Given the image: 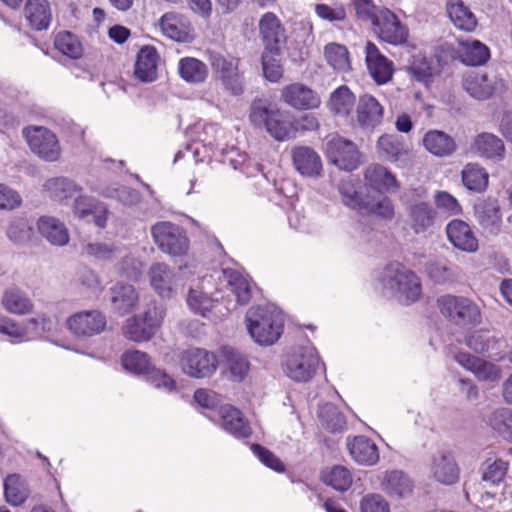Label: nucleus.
I'll list each match as a JSON object with an SVG mask.
<instances>
[{
	"instance_id": "obj_1",
	"label": "nucleus",
	"mask_w": 512,
	"mask_h": 512,
	"mask_svg": "<svg viewBox=\"0 0 512 512\" xmlns=\"http://www.w3.org/2000/svg\"><path fill=\"white\" fill-rule=\"evenodd\" d=\"M379 282L397 300L406 305L418 301L422 295V283L418 275L399 262L384 267Z\"/></svg>"
},
{
	"instance_id": "obj_2",
	"label": "nucleus",
	"mask_w": 512,
	"mask_h": 512,
	"mask_svg": "<svg viewBox=\"0 0 512 512\" xmlns=\"http://www.w3.org/2000/svg\"><path fill=\"white\" fill-rule=\"evenodd\" d=\"M249 334L262 346L274 344L283 333L284 316L275 307H252L246 315Z\"/></svg>"
},
{
	"instance_id": "obj_3",
	"label": "nucleus",
	"mask_w": 512,
	"mask_h": 512,
	"mask_svg": "<svg viewBox=\"0 0 512 512\" xmlns=\"http://www.w3.org/2000/svg\"><path fill=\"white\" fill-rule=\"evenodd\" d=\"M249 117L254 126L265 127L267 132L278 141L288 140L295 135L296 128L289 117L266 100H254Z\"/></svg>"
},
{
	"instance_id": "obj_4",
	"label": "nucleus",
	"mask_w": 512,
	"mask_h": 512,
	"mask_svg": "<svg viewBox=\"0 0 512 512\" xmlns=\"http://www.w3.org/2000/svg\"><path fill=\"white\" fill-rule=\"evenodd\" d=\"M437 307L445 319L458 327L476 326L481 322L479 306L468 297L442 295L437 299Z\"/></svg>"
},
{
	"instance_id": "obj_5",
	"label": "nucleus",
	"mask_w": 512,
	"mask_h": 512,
	"mask_svg": "<svg viewBox=\"0 0 512 512\" xmlns=\"http://www.w3.org/2000/svg\"><path fill=\"white\" fill-rule=\"evenodd\" d=\"M164 318V310L155 302L149 304L143 314L126 319L122 327L125 338L134 342L149 341L157 332Z\"/></svg>"
},
{
	"instance_id": "obj_6",
	"label": "nucleus",
	"mask_w": 512,
	"mask_h": 512,
	"mask_svg": "<svg viewBox=\"0 0 512 512\" xmlns=\"http://www.w3.org/2000/svg\"><path fill=\"white\" fill-rule=\"evenodd\" d=\"M123 367L134 373L147 376V380L156 388L172 391L175 380L162 370L155 369L148 354L139 350L126 351L121 358Z\"/></svg>"
},
{
	"instance_id": "obj_7",
	"label": "nucleus",
	"mask_w": 512,
	"mask_h": 512,
	"mask_svg": "<svg viewBox=\"0 0 512 512\" xmlns=\"http://www.w3.org/2000/svg\"><path fill=\"white\" fill-rule=\"evenodd\" d=\"M151 234L158 248L172 256L184 255L189 247L185 231L177 224L163 221L151 228Z\"/></svg>"
},
{
	"instance_id": "obj_8",
	"label": "nucleus",
	"mask_w": 512,
	"mask_h": 512,
	"mask_svg": "<svg viewBox=\"0 0 512 512\" xmlns=\"http://www.w3.org/2000/svg\"><path fill=\"white\" fill-rule=\"evenodd\" d=\"M30 150L39 158L55 162L61 156V147L56 135L48 128L30 126L23 129Z\"/></svg>"
},
{
	"instance_id": "obj_9",
	"label": "nucleus",
	"mask_w": 512,
	"mask_h": 512,
	"mask_svg": "<svg viewBox=\"0 0 512 512\" xmlns=\"http://www.w3.org/2000/svg\"><path fill=\"white\" fill-rule=\"evenodd\" d=\"M372 24L376 34L382 41L394 46L407 43L409 28L390 9L380 8Z\"/></svg>"
},
{
	"instance_id": "obj_10",
	"label": "nucleus",
	"mask_w": 512,
	"mask_h": 512,
	"mask_svg": "<svg viewBox=\"0 0 512 512\" xmlns=\"http://www.w3.org/2000/svg\"><path fill=\"white\" fill-rule=\"evenodd\" d=\"M209 62L226 90L236 96L243 93V76L239 72L238 58L226 57L218 52H210Z\"/></svg>"
},
{
	"instance_id": "obj_11",
	"label": "nucleus",
	"mask_w": 512,
	"mask_h": 512,
	"mask_svg": "<svg viewBox=\"0 0 512 512\" xmlns=\"http://www.w3.org/2000/svg\"><path fill=\"white\" fill-rule=\"evenodd\" d=\"M180 366L185 374L193 378L210 377L217 369L214 353L202 348H188L181 353Z\"/></svg>"
},
{
	"instance_id": "obj_12",
	"label": "nucleus",
	"mask_w": 512,
	"mask_h": 512,
	"mask_svg": "<svg viewBox=\"0 0 512 512\" xmlns=\"http://www.w3.org/2000/svg\"><path fill=\"white\" fill-rule=\"evenodd\" d=\"M319 365L317 351L314 348L301 347L287 357L285 371L291 379L306 382L313 377Z\"/></svg>"
},
{
	"instance_id": "obj_13",
	"label": "nucleus",
	"mask_w": 512,
	"mask_h": 512,
	"mask_svg": "<svg viewBox=\"0 0 512 512\" xmlns=\"http://www.w3.org/2000/svg\"><path fill=\"white\" fill-rule=\"evenodd\" d=\"M258 30L263 50L281 53L287 42V33L280 18L273 12H265L259 19Z\"/></svg>"
},
{
	"instance_id": "obj_14",
	"label": "nucleus",
	"mask_w": 512,
	"mask_h": 512,
	"mask_svg": "<svg viewBox=\"0 0 512 512\" xmlns=\"http://www.w3.org/2000/svg\"><path fill=\"white\" fill-rule=\"evenodd\" d=\"M106 324V317L99 310L81 311L71 315L66 321L67 329L78 338L100 334Z\"/></svg>"
},
{
	"instance_id": "obj_15",
	"label": "nucleus",
	"mask_w": 512,
	"mask_h": 512,
	"mask_svg": "<svg viewBox=\"0 0 512 512\" xmlns=\"http://www.w3.org/2000/svg\"><path fill=\"white\" fill-rule=\"evenodd\" d=\"M327 156L339 169L352 171L360 164V152L356 145L343 137L335 136L327 142Z\"/></svg>"
},
{
	"instance_id": "obj_16",
	"label": "nucleus",
	"mask_w": 512,
	"mask_h": 512,
	"mask_svg": "<svg viewBox=\"0 0 512 512\" xmlns=\"http://www.w3.org/2000/svg\"><path fill=\"white\" fill-rule=\"evenodd\" d=\"M504 86L496 76L489 77L485 73L470 72L463 77V88L477 100H487Z\"/></svg>"
},
{
	"instance_id": "obj_17",
	"label": "nucleus",
	"mask_w": 512,
	"mask_h": 512,
	"mask_svg": "<svg viewBox=\"0 0 512 512\" xmlns=\"http://www.w3.org/2000/svg\"><path fill=\"white\" fill-rule=\"evenodd\" d=\"M281 96L286 104L298 110L315 109L321 104L318 93L302 83L285 86Z\"/></svg>"
},
{
	"instance_id": "obj_18",
	"label": "nucleus",
	"mask_w": 512,
	"mask_h": 512,
	"mask_svg": "<svg viewBox=\"0 0 512 512\" xmlns=\"http://www.w3.org/2000/svg\"><path fill=\"white\" fill-rule=\"evenodd\" d=\"M220 426L236 439H247L252 434L251 426L243 413L234 406L219 408Z\"/></svg>"
},
{
	"instance_id": "obj_19",
	"label": "nucleus",
	"mask_w": 512,
	"mask_h": 512,
	"mask_svg": "<svg viewBox=\"0 0 512 512\" xmlns=\"http://www.w3.org/2000/svg\"><path fill=\"white\" fill-rule=\"evenodd\" d=\"M431 473L437 482L452 485L459 480L460 469L453 454L442 450L432 457Z\"/></svg>"
},
{
	"instance_id": "obj_20",
	"label": "nucleus",
	"mask_w": 512,
	"mask_h": 512,
	"mask_svg": "<svg viewBox=\"0 0 512 512\" xmlns=\"http://www.w3.org/2000/svg\"><path fill=\"white\" fill-rule=\"evenodd\" d=\"M409 226L415 234L428 232L436 223L437 211L428 202L411 203L407 208Z\"/></svg>"
},
{
	"instance_id": "obj_21",
	"label": "nucleus",
	"mask_w": 512,
	"mask_h": 512,
	"mask_svg": "<svg viewBox=\"0 0 512 512\" xmlns=\"http://www.w3.org/2000/svg\"><path fill=\"white\" fill-rule=\"evenodd\" d=\"M366 64L370 75L378 84H385L393 74V62L384 56L378 47L367 42L365 47Z\"/></svg>"
},
{
	"instance_id": "obj_22",
	"label": "nucleus",
	"mask_w": 512,
	"mask_h": 512,
	"mask_svg": "<svg viewBox=\"0 0 512 512\" xmlns=\"http://www.w3.org/2000/svg\"><path fill=\"white\" fill-rule=\"evenodd\" d=\"M347 448L353 460L360 465L373 466L379 461L377 445L366 436L348 438Z\"/></svg>"
},
{
	"instance_id": "obj_23",
	"label": "nucleus",
	"mask_w": 512,
	"mask_h": 512,
	"mask_svg": "<svg viewBox=\"0 0 512 512\" xmlns=\"http://www.w3.org/2000/svg\"><path fill=\"white\" fill-rule=\"evenodd\" d=\"M474 152L485 159L495 162L505 158V144L501 138L493 133L483 132L478 134L472 143Z\"/></svg>"
},
{
	"instance_id": "obj_24",
	"label": "nucleus",
	"mask_w": 512,
	"mask_h": 512,
	"mask_svg": "<svg viewBox=\"0 0 512 512\" xmlns=\"http://www.w3.org/2000/svg\"><path fill=\"white\" fill-rule=\"evenodd\" d=\"M446 233L454 247L466 252H475L478 249V240L470 226L463 220L454 219L448 223Z\"/></svg>"
},
{
	"instance_id": "obj_25",
	"label": "nucleus",
	"mask_w": 512,
	"mask_h": 512,
	"mask_svg": "<svg viewBox=\"0 0 512 512\" xmlns=\"http://www.w3.org/2000/svg\"><path fill=\"white\" fill-rule=\"evenodd\" d=\"M295 169L303 176L317 177L322 171V161L316 151L307 146H298L292 150Z\"/></svg>"
},
{
	"instance_id": "obj_26",
	"label": "nucleus",
	"mask_w": 512,
	"mask_h": 512,
	"mask_svg": "<svg viewBox=\"0 0 512 512\" xmlns=\"http://www.w3.org/2000/svg\"><path fill=\"white\" fill-rule=\"evenodd\" d=\"M112 309L123 316L130 313L138 304L139 295L131 284L117 282L110 288Z\"/></svg>"
},
{
	"instance_id": "obj_27",
	"label": "nucleus",
	"mask_w": 512,
	"mask_h": 512,
	"mask_svg": "<svg viewBox=\"0 0 512 512\" xmlns=\"http://www.w3.org/2000/svg\"><path fill=\"white\" fill-rule=\"evenodd\" d=\"M457 58L467 66H481L490 59V49L487 45L476 39L460 41Z\"/></svg>"
},
{
	"instance_id": "obj_28",
	"label": "nucleus",
	"mask_w": 512,
	"mask_h": 512,
	"mask_svg": "<svg viewBox=\"0 0 512 512\" xmlns=\"http://www.w3.org/2000/svg\"><path fill=\"white\" fill-rule=\"evenodd\" d=\"M24 12L32 29L42 31L49 28L52 11L48 0H26Z\"/></svg>"
},
{
	"instance_id": "obj_29",
	"label": "nucleus",
	"mask_w": 512,
	"mask_h": 512,
	"mask_svg": "<svg viewBox=\"0 0 512 512\" xmlns=\"http://www.w3.org/2000/svg\"><path fill=\"white\" fill-rule=\"evenodd\" d=\"M475 216L481 227L490 233H497L501 226V214L498 201L484 199L474 206Z\"/></svg>"
},
{
	"instance_id": "obj_30",
	"label": "nucleus",
	"mask_w": 512,
	"mask_h": 512,
	"mask_svg": "<svg viewBox=\"0 0 512 512\" xmlns=\"http://www.w3.org/2000/svg\"><path fill=\"white\" fill-rule=\"evenodd\" d=\"M356 112L359 124L366 128H374L383 118V107L372 95L359 98Z\"/></svg>"
},
{
	"instance_id": "obj_31",
	"label": "nucleus",
	"mask_w": 512,
	"mask_h": 512,
	"mask_svg": "<svg viewBox=\"0 0 512 512\" xmlns=\"http://www.w3.org/2000/svg\"><path fill=\"white\" fill-rule=\"evenodd\" d=\"M37 228L42 237L55 246H64L69 242V233L65 224L53 216L38 219Z\"/></svg>"
},
{
	"instance_id": "obj_32",
	"label": "nucleus",
	"mask_w": 512,
	"mask_h": 512,
	"mask_svg": "<svg viewBox=\"0 0 512 512\" xmlns=\"http://www.w3.org/2000/svg\"><path fill=\"white\" fill-rule=\"evenodd\" d=\"M150 283L161 296L170 298L175 284V274L165 263H155L149 269Z\"/></svg>"
},
{
	"instance_id": "obj_33",
	"label": "nucleus",
	"mask_w": 512,
	"mask_h": 512,
	"mask_svg": "<svg viewBox=\"0 0 512 512\" xmlns=\"http://www.w3.org/2000/svg\"><path fill=\"white\" fill-rule=\"evenodd\" d=\"M158 54L154 47H143L137 56L134 74L142 82H152L157 77Z\"/></svg>"
},
{
	"instance_id": "obj_34",
	"label": "nucleus",
	"mask_w": 512,
	"mask_h": 512,
	"mask_svg": "<svg viewBox=\"0 0 512 512\" xmlns=\"http://www.w3.org/2000/svg\"><path fill=\"white\" fill-rule=\"evenodd\" d=\"M43 189L51 199L59 202L67 200L82 191V188L75 181L67 177L50 178L44 182Z\"/></svg>"
},
{
	"instance_id": "obj_35",
	"label": "nucleus",
	"mask_w": 512,
	"mask_h": 512,
	"mask_svg": "<svg viewBox=\"0 0 512 512\" xmlns=\"http://www.w3.org/2000/svg\"><path fill=\"white\" fill-rule=\"evenodd\" d=\"M423 145L431 154L445 157L456 150L454 139L440 130H430L423 137Z\"/></svg>"
},
{
	"instance_id": "obj_36",
	"label": "nucleus",
	"mask_w": 512,
	"mask_h": 512,
	"mask_svg": "<svg viewBox=\"0 0 512 512\" xmlns=\"http://www.w3.org/2000/svg\"><path fill=\"white\" fill-rule=\"evenodd\" d=\"M364 178L366 183L378 192H386L393 188H398L395 176L387 168L379 164L367 167L364 172Z\"/></svg>"
},
{
	"instance_id": "obj_37",
	"label": "nucleus",
	"mask_w": 512,
	"mask_h": 512,
	"mask_svg": "<svg viewBox=\"0 0 512 512\" xmlns=\"http://www.w3.org/2000/svg\"><path fill=\"white\" fill-rule=\"evenodd\" d=\"M447 14L455 27L471 32L477 25L473 12L461 0H451L447 3Z\"/></svg>"
},
{
	"instance_id": "obj_38",
	"label": "nucleus",
	"mask_w": 512,
	"mask_h": 512,
	"mask_svg": "<svg viewBox=\"0 0 512 512\" xmlns=\"http://www.w3.org/2000/svg\"><path fill=\"white\" fill-rule=\"evenodd\" d=\"M2 306L12 314L24 315L33 309V303L27 294L17 287H10L3 293Z\"/></svg>"
},
{
	"instance_id": "obj_39",
	"label": "nucleus",
	"mask_w": 512,
	"mask_h": 512,
	"mask_svg": "<svg viewBox=\"0 0 512 512\" xmlns=\"http://www.w3.org/2000/svg\"><path fill=\"white\" fill-rule=\"evenodd\" d=\"M356 103L354 93L346 85L336 88L330 95L327 106L331 113L338 116H348Z\"/></svg>"
},
{
	"instance_id": "obj_40",
	"label": "nucleus",
	"mask_w": 512,
	"mask_h": 512,
	"mask_svg": "<svg viewBox=\"0 0 512 512\" xmlns=\"http://www.w3.org/2000/svg\"><path fill=\"white\" fill-rule=\"evenodd\" d=\"M381 488L390 496L404 497L411 493L412 482L402 471L393 470L385 473Z\"/></svg>"
},
{
	"instance_id": "obj_41",
	"label": "nucleus",
	"mask_w": 512,
	"mask_h": 512,
	"mask_svg": "<svg viewBox=\"0 0 512 512\" xmlns=\"http://www.w3.org/2000/svg\"><path fill=\"white\" fill-rule=\"evenodd\" d=\"M178 70L181 78L192 84L203 83L208 76L206 64L192 57L182 58L179 61Z\"/></svg>"
},
{
	"instance_id": "obj_42",
	"label": "nucleus",
	"mask_w": 512,
	"mask_h": 512,
	"mask_svg": "<svg viewBox=\"0 0 512 512\" xmlns=\"http://www.w3.org/2000/svg\"><path fill=\"white\" fill-rule=\"evenodd\" d=\"M380 157L387 161H397L407 153L402 139L397 135H382L377 141Z\"/></svg>"
},
{
	"instance_id": "obj_43",
	"label": "nucleus",
	"mask_w": 512,
	"mask_h": 512,
	"mask_svg": "<svg viewBox=\"0 0 512 512\" xmlns=\"http://www.w3.org/2000/svg\"><path fill=\"white\" fill-rule=\"evenodd\" d=\"M488 179V173L478 164H467L462 170V182L470 191H484L488 185Z\"/></svg>"
},
{
	"instance_id": "obj_44",
	"label": "nucleus",
	"mask_w": 512,
	"mask_h": 512,
	"mask_svg": "<svg viewBox=\"0 0 512 512\" xmlns=\"http://www.w3.org/2000/svg\"><path fill=\"white\" fill-rule=\"evenodd\" d=\"M341 202L348 208L362 212L367 196L363 197L352 179L342 180L338 185Z\"/></svg>"
},
{
	"instance_id": "obj_45",
	"label": "nucleus",
	"mask_w": 512,
	"mask_h": 512,
	"mask_svg": "<svg viewBox=\"0 0 512 512\" xmlns=\"http://www.w3.org/2000/svg\"><path fill=\"white\" fill-rule=\"evenodd\" d=\"M55 48L71 59H79L83 55V46L79 38L69 31H61L55 36Z\"/></svg>"
},
{
	"instance_id": "obj_46",
	"label": "nucleus",
	"mask_w": 512,
	"mask_h": 512,
	"mask_svg": "<svg viewBox=\"0 0 512 512\" xmlns=\"http://www.w3.org/2000/svg\"><path fill=\"white\" fill-rule=\"evenodd\" d=\"M224 274L228 280L232 292L236 296L237 303L246 305L251 298V284L250 282L238 271L224 270Z\"/></svg>"
},
{
	"instance_id": "obj_47",
	"label": "nucleus",
	"mask_w": 512,
	"mask_h": 512,
	"mask_svg": "<svg viewBox=\"0 0 512 512\" xmlns=\"http://www.w3.org/2000/svg\"><path fill=\"white\" fill-rule=\"evenodd\" d=\"M160 26L167 37L179 42L188 40L189 33L187 28L176 14H164L160 19Z\"/></svg>"
},
{
	"instance_id": "obj_48",
	"label": "nucleus",
	"mask_w": 512,
	"mask_h": 512,
	"mask_svg": "<svg viewBox=\"0 0 512 512\" xmlns=\"http://www.w3.org/2000/svg\"><path fill=\"white\" fill-rule=\"evenodd\" d=\"M322 480L335 490L346 491L352 484V475L347 468L334 466L331 469L323 471Z\"/></svg>"
},
{
	"instance_id": "obj_49",
	"label": "nucleus",
	"mask_w": 512,
	"mask_h": 512,
	"mask_svg": "<svg viewBox=\"0 0 512 512\" xmlns=\"http://www.w3.org/2000/svg\"><path fill=\"white\" fill-rule=\"evenodd\" d=\"M99 193L106 198L116 199L126 206L136 205L141 200L140 193L127 186H107L102 188Z\"/></svg>"
},
{
	"instance_id": "obj_50",
	"label": "nucleus",
	"mask_w": 512,
	"mask_h": 512,
	"mask_svg": "<svg viewBox=\"0 0 512 512\" xmlns=\"http://www.w3.org/2000/svg\"><path fill=\"white\" fill-rule=\"evenodd\" d=\"M364 206L362 212L373 214L386 220H391L395 215L394 205L387 196H380L378 198L367 196Z\"/></svg>"
},
{
	"instance_id": "obj_51",
	"label": "nucleus",
	"mask_w": 512,
	"mask_h": 512,
	"mask_svg": "<svg viewBox=\"0 0 512 512\" xmlns=\"http://www.w3.org/2000/svg\"><path fill=\"white\" fill-rule=\"evenodd\" d=\"M26 330V341L41 337L54 329V322L46 314H39L23 322Z\"/></svg>"
},
{
	"instance_id": "obj_52",
	"label": "nucleus",
	"mask_w": 512,
	"mask_h": 512,
	"mask_svg": "<svg viewBox=\"0 0 512 512\" xmlns=\"http://www.w3.org/2000/svg\"><path fill=\"white\" fill-rule=\"evenodd\" d=\"M224 355L228 369L234 380H243L249 370V362L246 357L232 348H225Z\"/></svg>"
},
{
	"instance_id": "obj_53",
	"label": "nucleus",
	"mask_w": 512,
	"mask_h": 512,
	"mask_svg": "<svg viewBox=\"0 0 512 512\" xmlns=\"http://www.w3.org/2000/svg\"><path fill=\"white\" fill-rule=\"evenodd\" d=\"M4 492L7 501L14 506L24 503L28 496L27 489L21 482L20 477L15 474L9 475L5 479Z\"/></svg>"
},
{
	"instance_id": "obj_54",
	"label": "nucleus",
	"mask_w": 512,
	"mask_h": 512,
	"mask_svg": "<svg viewBox=\"0 0 512 512\" xmlns=\"http://www.w3.org/2000/svg\"><path fill=\"white\" fill-rule=\"evenodd\" d=\"M281 53L263 50L261 56L262 69L265 78L270 82H278L283 76V68L278 59Z\"/></svg>"
},
{
	"instance_id": "obj_55",
	"label": "nucleus",
	"mask_w": 512,
	"mask_h": 512,
	"mask_svg": "<svg viewBox=\"0 0 512 512\" xmlns=\"http://www.w3.org/2000/svg\"><path fill=\"white\" fill-rule=\"evenodd\" d=\"M325 58L334 70L346 71L349 68L348 51L343 45L328 44L325 47Z\"/></svg>"
},
{
	"instance_id": "obj_56",
	"label": "nucleus",
	"mask_w": 512,
	"mask_h": 512,
	"mask_svg": "<svg viewBox=\"0 0 512 512\" xmlns=\"http://www.w3.org/2000/svg\"><path fill=\"white\" fill-rule=\"evenodd\" d=\"M426 270L429 277L439 284L452 281L456 276V267L446 261L430 262Z\"/></svg>"
},
{
	"instance_id": "obj_57",
	"label": "nucleus",
	"mask_w": 512,
	"mask_h": 512,
	"mask_svg": "<svg viewBox=\"0 0 512 512\" xmlns=\"http://www.w3.org/2000/svg\"><path fill=\"white\" fill-rule=\"evenodd\" d=\"M187 303L192 311L203 317L215 307V301L210 296L194 289L189 291Z\"/></svg>"
},
{
	"instance_id": "obj_58",
	"label": "nucleus",
	"mask_w": 512,
	"mask_h": 512,
	"mask_svg": "<svg viewBox=\"0 0 512 512\" xmlns=\"http://www.w3.org/2000/svg\"><path fill=\"white\" fill-rule=\"evenodd\" d=\"M509 462L502 459L487 460L486 468L483 471L482 479L494 485L502 482L507 475Z\"/></svg>"
},
{
	"instance_id": "obj_59",
	"label": "nucleus",
	"mask_w": 512,
	"mask_h": 512,
	"mask_svg": "<svg viewBox=\"0 0 512 512\" xmlns=\"http://www.w3.org/2000/svg\"><path fill=\"white\" fill-rule=\"evenodd\" d=\"M0 334L12 338L13 343L26 341V330L22 323H18L6 316H0Z\"/></svg>"
},
{
	"instance_id": "obj_60",
	"label": "nucleus",
	"mask_w": 512,
	"mask_h": 512,
	"mask_svg": "<svg viewBox=\"0 0 512 512\" xmlns=\"http://www.w3.org/2000/svg\"><path fill=\"white\" fill-rule=\"evenodd\" d=\"M7 235L14 243H24L32 235V227L25 219H16L9 225Z\"/></svg>"
},
{
	"instance_id": "obj_61",
	"label": "nucleus",
	"mask_w": 512,
	"mask_h": 512,
	"mask_svg": "<svg viewBox=\"0 0 512 512\" xmlns=\"http://www.w3.org/2000/svg\"><path fill=\"white\" fill-rule=\"evenodd\" d=\"M251 450L254 455L270 469L276 472H283L285 470L283 462L273 452L260 444H252Z\"/></svg>"
},
{
	"instance_id": "obj_62",
	"label": "nucleus",
	"mask_w": 512,
	"mask_h": 512,
	"mask_svg": "<svg viewBox=\"0 0 512 512\" xmlns=\"http://www.w3.org/2000/svg\"><path fill=\"white\" fill-rule=\"evenodd\" d=\"M438 209L449 215H459L462 213V207L458 200L446 191H439L434 197Z\"/></svg>"
},
{
	"instance_id": "obj_63",
	"label": "nucleus",
	"mask_w": 512,
	"mask_h": 512,
	"mask_svg": "<svg viewBox=\"0 0 512 512\" xmlns=\"http://www.w3.org/2000/svg\"><path fill=\"white\" fill-rule=\"evenodd\" d=\"M99 202L93 197L78 195L73 204V213L79 219H85L95 212Z\"/></svg>"
},
{
	"instance_id": "obj_64",
	"label": "nucleus",
	"mask_w": 512,
	"mask_h": 512,
	"mask_svg": "<svg viewBox=\"0 0 512 512\" xmlns=\"http://www.w3.org/2000/svg\"><path fill=\"white\" fill-rule=\"evenodd\" d=\"M361 512H390L388 502L379 494H368L360 502Z\"/></svg>"
}]
</instances>
